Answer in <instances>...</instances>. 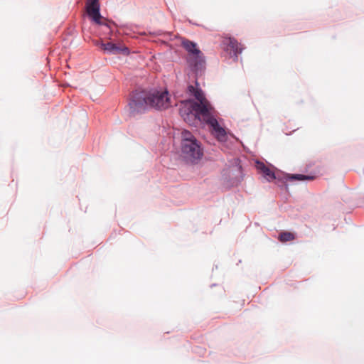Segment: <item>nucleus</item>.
<instances>
[{
	"mask_svg": "<svg viewBox=\"0 0 364 364\" xmlns=\"http://www.w3.org/2000/svg\"><path fill=\"white\" fill-rule=\"evenodd\" d=\"M190 95H193L198 102L188 101L185 102L180 109V114L184 120H189L192 118L202 119L210 125L212 134L220 141L227 140V133L222 127L218 120L210 114V105L205 99L201 90L193 85L188 87Z\"/></svg>",
	"mask_w": 364,
	"mask_h": 364,
	"instance_id": "f257e3e1",
	"label": "nucleus"
},
{
	"mask_svg": "<svg viewBox=\"0 0 364 364\" xmlns=\"http://www.w3.org/2000/svg\"><path fill=\"white\" fill-rule=\"evenodd\" d=\"M171 105L170 95L166 90L152 89L136 90L133 92L129 106L133 113L144 112L148 107L156 109H166Z\"/></svg>",
	"mask_w": 364,
	"mask_h": 364,
	"instance_id": "f03ea898",
	"label": "nucleus"
},
{
	"mask_svg": "<svg viewBox=\"0 0 364 364\" xmlns=\"http://www.w3.org/2000/svg\"><path fill=\"white\" fill-rule=\"evenodd\" d=\"M181 151L183 157L191 162L200 159L203 156L202 149L197 140L182 144Z\"/></svg>",
	"mask_w": 364,
	"mask_h": 364,
	"instance_id": "7ed1b4c3",
	"label": "nucleus"
},
{
	"mask_svg": "<svg viewBox=\"0 0 364 364\" xmlns=\"http://www.w3.org/2000/svg\"><path fill=\"white\" fill-rule=\"evenodd\" d=\"M221 45L223 49L230 55H234L236 60L237 59V55L241 53L243 49L241 44L236 39L231 37H224Z\"/></svg>",
	"mask_w": 364,
	"mask_h": 364,
	"instance_id": "20e7f679",
	"label": "nucleus"
},
{
	"mask_svg": "<svg viewBox=\"0 0 364 364\" xmlns=\"http://www.w3.org/2000/svg\"><path fill=\"white\" fill-rule=\"evenodd\" d=\"M86 9L88 16L97 24H102L98 0H87Z\"/></svg>",
	"mask_w": 364,
	"mask_h": 364,
	"instance_id": "39448f33",
	"label": "nucleus"
},
{
	"mask_svg": "<svg viewBox=\"0 0 364 364\" xmlns=\"http://www.w3.org/2000/svg\"><path fill=\"white\" fill-rule=\"evenodd\" d=\"M187 61L190 67L196 73L200 71L204 68L205 60L203 59V53L200 51L199 53H193L188 55Z\"/></svg>",
	"mask_w": 364,
	"mask_h": 364,
	"instance_id": "423d86ee",
	"label": "nucleus"
},
{
	"mask_svg": "<svg viewBox=\"0 0 364 364\" xmlns=\"http://www.w3.org/2000/svg\"><path fill=\"white\" fill-rule=\"evenodd\" d=\"M100 46L105 51L111 54L123 53L128 55L129 53V50L127 47L112 42H107L106 43H101Z\"/></svg>",
	"mask_w": 364,
	"mask_h": 364,
	"instance_id": "0eeeda50",
	"label": "nucleus"
},
{
	"mask_svg": "<svg viewBox=\"0 0 364 364\" xmlns=\"http://www.w3.org/2000/svg\"><path fill=\"white\" fill-rule=\"evenodd\" d=\"M255 166L267 181H270L275 178L274 171L267 166L263 162L257 161Z\"/></svg>",
	"mask_w": 364,
	"mask_h": 364,
	"instance_id": "6e6552de",
	"label": "nucleus"
},
{
	"mask_svg": "<svg viewBox=\"0 0 364 364\" xmlns=\"http://www.w3.org/2000/svg\"><path fill=\"white\" fill-rule=\"evenodd\" d=\"M183 47L188 51V55L193 53H199L200 50L197 48L196 44L188 40L183 41L182 43Z\"/></svg>",
	"mask_w": 364,
	"mask_h": 364,
	"instance_id": "1a4fd4ad",
	"label": "nucleus"
},
{
	"mask_svg": "<svg viewBox=\"0 0 364 364\" xmlns=\"http://www.w3.org/2000/svg\"><path fill=\"white\" fill-rule=\"evenodd\" d=\"M287 178L289 180L313 181L315 178V177L313 176H308V175H304V174H289L287 176Z\"/></svg>",
	"mask_w": 364,
	"mask_h": 364,
	"instance_id": "9d476101",
	"label": "nucleus"
},
{
	"mask_svg": "<svg viewBox=\"0 0 364 364\" xmlns=\"http://www.w3.org/2000/svg\"><path fill=\"white\" fill-rule=\"evenodd\" d=\"M294 239V234L290 232H282L279 235V240L282 242L292 241Z\"/></svg>",
	"mask_w": 364,
	"mask_h": 364,
	"instance_id": "9b49d317",
	"label": "nucleus"
},
{
	"mask_svg": "<svg viewBox=\"0 0 364 364\" xmlns=\"http://www.w3.org/2000/svg\"><path fill=\"white\" fill-rule=\"evenodd\" d=\"M181 136H182L181 144H185V142H186V141H193L196 140V139L192 134V133L188 131H186V130H184L182 132Z\"/></svg>",
	"mask_w": 364,
	"mask_h": 364,
	"instance_id": "f8f14e48",
	"label": "nucleus"
},
{
	"mask_svg": "<svg viewBox=\"0 0 364 364\" xmlns=\"http://www.w3.org/2000/svg\"><path fill=\"white\" fill-rule=\"evenodd\" d=\"M65 62L67 66H68V58H65Z\"/></svg>",
	"mask_w": 364,
	"mask_h": 364,
	"instance_id": "ddd939ff",
	"label": "nucleus"
}]
</instances>
